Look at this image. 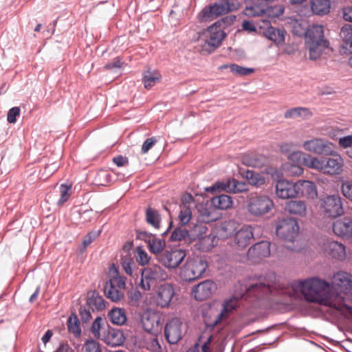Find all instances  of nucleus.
I'll return each mask as SVG.
<instances>
[{
	"mask_svg": "<svg viewBox=\"0 0 352 352\" xmlns=\"http://www.w3.org/2000/svg\"><path fill=\"white\" fill-rule=\"evenodd\" d=\"M290 297L302 294L309 302H318L335 309L343 306V297L340 294L329 292V283L318 278H311L305 280H296L291 284V288L282 291Z\"/></svg>",
	"mask_w": 352,
	"mask_h": 352,
	"instance_id": "nucleus-1",
	"label": "nucleus"
},
{
	"mask_svg": "<svg viewBox=\"0 0 352 352\" xmlns=\"http://www.w3.org/2000/svg\"><path fill=\"white\" fill-rule=\"evenodd\" d=\"M242 0H221L219 3L205 7L199 14L201 21H210L221 15L238 10Z\"/></svg>",
	"mask_w": 352,
	"mask_h": 352,
	"instance_id": "nucleus-2",
	"label": "nucleus"
},
{
	"mask_svg": "<svg viewBox=\"0 0 352 352\" xmlns=\"http://www.w3.org/2000/svg\"><path fill=\"white\" fill-rule=\"evenodd\" d=\"M275 0H250L243 10L245 16L253 17L267 14L268 16H278L283 13L284 9L276 6L270 7V4Z\"/></svg>",
	"mask_w": 352,
	"mask_h": 352,
	"instance_id": "nucleus-3",
	"label": "nucleus"
},
{
	"mask_svg": "<svg viewBox=\"0 0 352 352\" xmlns=\"http://www.w3.org/2000/svg\"><path fill=\"white\" fill-rule=\"evenodd\" d=\"M226 34L222 30V28L217 24H212L204 31L199 39L203 41L201 45V52L210 54L217 49L226 38Z\"/></svg>",
	"mask_w": 352,
	"mask_h": 352,
	"instance_id": "nucleus-4",
	"label": "nucleus"
},
{
	"mask_svg": "<svg viewBox=\"0 0 352 352\" xmlns=\"http://www.w3.org/2000/svg\"><path fill=\"white\" fill-rule=\"evenodd\" d=\"M207 267L208 263L202 258H188L180 269L179 276L184 281H194L202 276Z\"/></svg>",
	"mask_w": 352,
	"mask_h": 352,
	"instance_id": "nucleus-5",
	"label": "nucleus"
},
{
	"mask_svg": "<svg viewBox=\"0 0 352 352\" xmlns=\"http://www.w3.org/2000/svg\"><path fill=\"white\" fill-rule=\"evenodd\" d=\"M318 204L321 212L325 217L336 218L344 214L342 198L338 194L320 198Z\"/></svg>",
	"mask_w": 352,
	"mask_h": 352,
	"instance_id": "nucleus-6",
	"label": "nucleus"
},
{
	"mask_svg": "<svg viewBox=\"0 0 352 352\" xmlns=\"http://www.w3.org/2000/svg\"><path fill=\"white\" fill-rule=\"evenodd\" d=\"M141 274L140 287L144 290H149L152 285L157 282L165 280L168 277L167 272L159 265L144 267Z\"/></svg>",
	"mask_w": 352,
	"mask_h": 352,
	"instance_id": "nucleus-7",
	"label": "nucleus"
},
{
	"mask_svg": "<svg viewBox=\"0 0 352 352\" xmlns=\"http://www.w3.org/2000/svg\"><path fill=\"white\" fill-rule=\"evenodd\" d=\"M274 206L273 201L268 196L256 195L249 199L247 209L250 214L258 217L270 212Z\"/></svg>",
	"mask_w": 352,
	"mask_h": 352,
	"instance_id": "nucleus-8",
	"label": "nucleus"
},
{
	"mask_svg": "<svg viewBox=\"0 0 352 352\" xmlns=\"http://www.w3.org/2000/svg\"><path fill=\"white\" fill-rule=\"evenodd\" d=\"M186 252L179 248L166 250L157 256V261L168 270L177 269L184 260Z\"/></svg>",
	"mask_w": 352,
	"mask_h": 352,
	"instance_id": "nucleus-9",
	"label": "nucleus"
},
{
	"mask_svg": "<svg viewBox=\"0 0 352 352\" xmlns=\"http://www.w3.org/2000/svg\"><path fill=\"white\" fill-rule=\"evenodd\" d=\"M302 146L306 151L317 155L331 153V148H335L331 142L321 138L307 140L302 143Z\"/></svg>",
	"mask_w": 352,
	"mask_h": 352,
	"instance_id": "nucleus-10",
	"label": "nucleus"
},
{
	"mask_svg": "<svg viewBox=\"0 0 352 352\" xmlns=\"http://www.w3.org/2000/svg\"><path fill=\"white\" fill-rule=\"evenodd\" d=\"M270 243L262 241L252 245L247 252L248 260L253 264L259 263L270 256Z\"/></svg>",
	"mask_w": 352,
	"mask_h": 352,
	"instance_id": "nucleus-11",
	"label": "nucleus"
},
{
	"mask_svg": "<svg viewBox=\"0 0 352 352\" xmlns=\"http://www.w3.org/2000/svg\"><path fill=\"white\" fill-rule=\"evenodd\" d=\"M298 230L296 220L287 218L279 221L276 227V234L284 240L292 241L297 236Z\"/></svg>",
	"mask_w": 352,
	"mask_h": 352,
	"instance_id": "nucleus-12",
	"label": "nucleus"
},
{
	"mask_svg": "<svg viewBox=\"0 0 352 352\" xmlns=\"http://www.w3.org/2000/svg\"><path fill=\"white\" fill-rule=\"evenodd\" d=\"M183 333V323L180 319L172 318L166 323L164 328V336L169 344H177L182 338Z\"/></svg>",
	"mask_w": 352,
	"mask_h": 352,
	"instance_id": "nucleus-13",
	"label": "nucleus"
},
{
	"mask_svg": "<svg viewBox=\"0 0 352 352\" xmlns=\"http://www.w3.org/2000/svg\"><path fill=\"white\" fill-rule=\"evenodd\" d=\"M331 284L335 289L339 291L336 294H346L352 291V275L345 272H339L335 274L331 280Z\"/></svg>",
	"mask_w": 352,
	"mask_h": 352,
	"instance_id": "nucleus-14",
	"label": "nucleus"
},
{
	"mask_svg": "<svg viewBox=\"0 0 352 352\" xmlns=\"http://www.w3.org/2000/svg\"><path fill=\"white\" fill-rule=\"evenodd\" d=\"M298 189L296 182L280 179L276 184L275 192L278 198L286 199L297 197L298 195Z\"/></svg>",
	"mask_w": 352,
	"mask_h": 352,
	"instance_id": "nucleus-15",
	"label": "nucleus"
},
{
	"mask_svg": "<svg viewBox=\"0 0 352 352\" xmlns=\"http://www.w3.org/2000/svg\"><path fill=\"white\" fill-rule=\"evenodd\" d=\"M273 285L266 278H260L255 283L246 289L245 296H254L258 298L264 297L272 292Z\"/></svg>",
	"mask_w": 352,
	"mask_h": 352,
	"instance_id": "nucleus-16",
	"label": "nucleus"
},
{
	"mask_svg": "<svg viewBox=\"0 0 352 352\" xmlns=\"http://www.w3.org/2000/svg\"><path fill=\"white\" fill-rule=\"evenodd\" d=\"M330 155V157H326V175H340L343 170L344 160L342 156L331 148V153H326Z\"/></svg>",
	"mask_w": 352,
	"mask_h": 352,
	"instance_id": "nucleus-17",
	"label": "nucleus"
},
{
	"mask_svg": "<svg viewBox=\"0 0 352 352\" xmlns=\"http://www.w3.org/2000/svg\"><path fill=\"white\" fill-rule=\"evenodd\" d=\"M217 290V285L210 280H206L192 289V294L197 300L202 301L209 298Z\"/></svg>",
	"mask_w": 352,
	"mask_h": 352,
	"instance_id": "nucleus-18",
	"label": "nucleus"
},
{
	"mask_svg": "<svg viewBox=\"0 0 352 352\" xmlns=\"http://www.w3.org/2000/svg\"><path fill=\"white\" fill-rule=\"evenodd\" d=\"M254 239V228L249 225H243L235 232L234 242L238 249L245 248Z\"/></svg>",
	"mask_w": 352,
	"mask_h": 352,
	"instance_id": "nucleus-19",
	"label": "nucleus"
},
{
	"mask_svg": "<svg viewBox=\"0 0 352 352\" xmlns=\"http://www.w3.org/2000/svg\"><path fill=\"white\" fill-rule=\"evenodd\" d=\"M100 340L109 346H117L124 343L125 338L122 331L108 327L102 331Z\"/></svg>",
	"mask_w": 352,
	"mask_h": 352,
	"instance_id": "nucleus-20",
	"label": "nucleus"
},
{
	"mask_svg": "<svg viewBox=\"0 0 352 352\" xmlns=\"http://www.w3.org/2000/svg\"><path fill=\"white\" fill-rule=\"evenodd\" d=\"M175 291L173 287L168 283L161 285L157 289L156 295V302L162 308L169 307L173 296Z\"/></svg>",
	"mask_w": 352,
	"mask_h": 352,
	"instance_id": "nucleus-21",
	"label": "nucleus"
},
{
	"mask_svg": "<svg viewBox=\"0 0 352 352\" xmlns=\"http://www.w3.org/2000/svg\"><path fill=\"white\" fill-rule=\"evenodd\" d=\"M333 230L339 236L352 239V219L345 217L336 220L333 224Z\"/></svg>",
	"mask_w": 352,
	"mask_h": 352,
	"instance_id": "nucleus-22",
	"label": "nucleus"
},
{
	"mask_svg": "<svg viewBox=\"0 0 352 352\" xmlns=\"http://www.w3.org/2000/svg\"><path fill=\"white\" fill-rule=\"evenodd\" d=\"M199 219L204 223L215 221L219 219V214L212 206L211 203L200 204L197 206Z\"/></svg>",
	"mask_w": 352,
	"mask_h": 352,
	"instance_id": "nucleus-23",
	"label": "nucleus"
},
{
	"mask_svg": "<svg viewBox=\"0 0 352 352\" xmlns=\"http://www.w3.org/2000/svg\"><path fill=\"white\" fill-rule=\"evenodd\" d=\"M143 329L149 333L151 336L157 335L160 331V319L153 314H145L142 318Z\"/></svg>",
	"mask_w": 352,
	"mask_h": 352,
	"instance_id": "nucleus-24",
	"label": "nucleus"
},
{
	"mask_svg": "<svg viewBox=\"0 0 352 352\" xmlns=\"http://www.w3.org/2000/svg\"><path fill=\"white\" fill-rule=\"evenodd\" d=\"M324 250L329 255L338 261H343L346 258V248L341 243L329 241L325 245Z\"/></svg>",
	"mask_w": 352,
	"mask_h": 352,
	"instance_id": "nucleus-25",
	"label": "nucleus"
},
{
	"mask_svg": "<svg viewBox=\"0 0 352 352\" xmlns=\"http://www.w3.org/2000/svg\"><path fill=\"white\" fill-rule=\"evenodd\" d=\"M242 163L247 166L261 168L267 163V157L258 153H247L242 157Z\"/></svg>",
	"mask_w": 352,
	"mask_h": 352,
	"instance_id": "nucleus-26",
	"label": "nucleus"
},
{
	"mask_svg": "<svg viewBox=\"0 0 352 352\" xmlns=\"http://www.w3.org/2000/svg\"><path fill=\"white\" fill-rule=\"evenodd\" d=\"M307 43L309 50V58L311 60H316L320 58L323 51L329 47L327 40L307 41Z\"/></svg>",
	"mask_w": 352,
	"mask_h": 352,
	"instance_id": "nucleus-27",
	"label": "nucleus"
},
{
	"mask_svg": "<svg viewBox=\"0 0 352 352\" xmlns=\"http://www.w3.org/2000/svg\"><path fill=\"white\" fill-rule=\"evenodd\" d=\"M236 222L234 220L224 221L217 228V236L221 239L230 237L236 230Z\"/></svg>",
	"mask_w": 352,
	"mask_h": 352,
	"instance_id": "nucleus-28",
	"label": "nucleus"
},
{
	"mask_svg": "<svg viewBox=\"0 0 352 352\" xmlns=\"http://www.w3.org/2000/svg\"><path fill=\"white\" fill-rule=\"evenodd\" d=\"M285 211L291 214L305 217L307 214V206L300 200H292L286 203Z\"/></svg>",
	"mask_w": 352,
	"mask_h": 352,
	"instance_id": "nucleus-29",
	"label": "nucleus"
},
{
	"mask_svg": "<svg viewBox=\"0 0 352 352\" xmlns=\"http://www.w3.org/2000/svg\"><path fill=\"white\" fill-rule=\"evenodd\" d=\"M311 111L307 107H298L287 109L284 114L287 119H296L301 118L302 120H308L312 117Z\"/></svg>",
	"mask_w": 352,
	"mask_h": 352,
	"instance_id": "nucleus-30",
	"label": "nucleus"
},
{
	"mask_svg": "<svg viewBox=\"0 0 352 352\" xmlns=\"http://www.w3.org/2000/svg\"><path fill=\"white\" fill-rule=\"evenodd\" d=\"M305 166L316 170L320 173L325 174L326 171V157H314L309 154L305 155Z\"/></svg>",
	"mask_w": 352,
	"mask_h": 352,
	"instance_id": "nucleus-31",
	"label": "nucleus"
},
{
	"mask_svg": "<svg viewBox=\"0 0 352 352\" xmlns=\"http://www.w3.org/2000/svg\"><path fill=\"white\" fill-rule=\"evenodd\" d=\"M298 187V195L314 198L317 196L316 186L314 182L308 180H299L296 182Z\"/></svg>",
	"mask_w": 352,
	"mask_h": 352,
	"instance_id": "nucleus-32",
	"label": "nucleus"
},
{
	"mask_svg": "<svg viewBox=\"0 0 352 352\" xmlns=\"http://www.w3.org/2000/svg\"><path fill=\"white\" fill-rule=\"evenodd\" d=\"M239 305V300L236 297H232V298L225 301L223 305V309L218 314V316L214 322L213 326L217 325L223 320L228 317V315L233 309H234Z\"/></svg>",
	"mask_w": 352,
	"mask_h": 352,
	"instance_id": "nucleus-33",
	"label": "nucleus"
},
{
	"mask_svg": "<svg viewBox=\"0 0 352 352\" xmlns=\"http://www.w3.org/2000/svg\"><path fill=\"white\" fill-rule=\"evenodd\" d=\"M211 205L217 210H227L231 208L233 205L232 197L228 195H220L210 199Z\"/></svg>",
	"mask_w": 352,
	"mask_h": 352,
	"instance_id": "nucleus-34",
	"label": "nucleus"
},
{
	"mask_svg": "<svg viewBox=\"0 0 352 352\" xmlns=\"http://www.w3.org/2000/svg\"><path fill=\"white\" fill-rule=\"evenodd\" d=\"M312 12L316 15H325L330 12V0H310Z\"/></svg>",
	"mask_w": 352,
	"mask_h": 352,
	"instance_id": "nucleus-35",
	"label": "nucleus"
},
{
	"mask_svg": "<svg viewBox=\"0 0 352 352\" xmlns=\"http://www.w3.org/2000/svg\"><path fill=\"white\" fill-rule=\"evenodd\" d=\"M285 31L274 27H270L264 32L265 36L269 40L272 41L278 45H283L285 43Z\"/></svg>",
	"mask_w": 352,
	"mask_h": 352,
	"instance_id": "nucleus-36",
	"label": "nucleus"
},
{
	"mask_svg": "<svg viewBox=\"0 0 352 352\" xmlns=\"http://www.w3.org/2000/svg\"><path fill=\"white\" fill-rule=\"evenodd\" d=\"M145 220L148 225L155 229H159L161 226L162 218L158 210L151 206H148L145 211Z\"/></svg>",
	"mask_w": 352,
	"mask_h": 352,
	"instance_id": "nucleus-37",
	"label": "nucleus"
},
{
	"mask_svg": "<svg viewBox=\"0 0 352 352\" xmlns=\"http://www.w3.org/2000/svg\"><path fill=\"white\" fill-rule=\"evenodd\" d=\"M305 36L307 41L325 40L324 38V27L321 25L314 24L308 28Z\"/></svg>",
	"mask_w": 352,
	"mask_h": 352,
	"instance_id": "nucleus-38",
	"label": "nucleus"
},
{
	"mask_svg": "<svg viewBox=\"0 0 352 352\" xmlns=\"http://www.w3.org/2000/svg\"><path fill=\"white\" fill-rule=\"evenodd\" d=\"M104 293L107 297L113 302H118L124 296V289H120L109 283H106L104 287Z\"/></svg>",
	"mask_w": 352,
	"mask_h": 352,
	"instance_id": "nucleus-39",
	"label": "nucleus"
},
{
	"mask_svg": "<svg viewBox=\"0 0 352 352\" xmlns=\"http://www.w3.org/2000/svg\"><path fill=\"white\" fill-rule=\"evenodd\" d=\"M109 317L111 322L117 325H122L126 321V315L124 309L121 308H113L109 312Z\"/></svg>",
	"mask_w": 352,
	"mask_h": 352,
	"instance_id": "nucleus-40",
	"label": "nucleus"
},
{
	"mask_svg": "<svg viewBox=\"0 0 352 352\" xmlns=\"http://www.w3.org/2000/svg\"><path fill=\"white\" fill-rule=\"evenodd\" d=\"M87 304L93 311L102 310L106 307L104 298L96 292H92L89 296Z\"/></svg>",
	"mask_w": 352,
	"mask_h": 352,
	"instance_id": "nucleus-41",
	"label": "nucleus"
},
{
	"mask_svg": "<svg viewBox=\"0 0 352 352\" xmlns=\"http://www.w3.org/2000/svg\"><path fill=\"white\" fill-rule=\"evenodd\" d=\"M109 274L111 275V278L107 283L112 285L116 287H118L120 289H124L126 286L125 278L119 274L118 270L116 267H112L110 269Z\"/></svg>",
	"mask_w": 352,
	"mask_h": 352,
	"instance_id": "nucleus-42",
	"label": "nucleus"
},
{
	"mask_svg": "<svg viewBox=\"0 0 352 352\" xmlns=\"http://www.w3.org/2000/svg\"><path fill=\"white\" fill-rule=\"evenodd\" d=\"M165 246V241L155 236L151 241V243L148 245V249L150 252L155 254L157 258V256L164 251Z\"/></svg>",
	"mask_w": 352,
	"mask_h": 352,
	"instance_id": "nucleus-43",
	"label": "nucleus"
},
{
	"mask_svg": "<svg viewBox=\"0 0 352 352\" xmlns=\"http://www.w3.org/2000/svg\"><path fill=\"white\" fill-rule=\"evenodd\" d=\"M340 36L344 41L343 47L349 53H352V26H344L341 30Z\"/></svg>",
	"mask_w": 352,
	"mask_h": 352,
	"instance_id": "nucleus-44",
	"label": "nucleus"
},
{
	"mask_svg": "<svg viewBox=\"0 0 352 352\" xmlns=\"http://www.w3.org/2000/svg\"><path fill=\"white\" fill-rule=\"evenodd\" d=\"M243 177L248 180L249 184L252 186H261L265 182L263 176L252 170H246L243 174Z\"/></svg>",
	"mask_w": 352,
	"mask_h": 352,
	"instance_id": "nucleus-45",
	"label": "nucleus"
},
{
	"mask_svg": "<svg viewBox=\"0 0 352 352\" xmlns=\"http://www.w3.org/2000/svg\"><path fill=\"white\" fill-rule=\"evenodd\" d=\"M228 192L238 193L248 190V185L243 182H239L235 179H228Z\"/></svg>",
	"mask_w": 352,
	"mask_h": 352,
	"instance_id": "nucleus-46",
	"label": "nucleus"
},
{
	"mask_svg": "<svg viewBox=\"0 0 352 352\" xmlns=\"http://www.w3.org/2000/svg\"><path fill=\"white\" fill-rule=\"evenodd\" d=\"M68 331L73 333L76 338L80 337L81 335V329L80 327V321L76 314H72L67 320Z\"/></svg>",
	"mask_w": 352,
	"mask_h": 352,
	"instance_id": "nucleus-47",
	"label": "nucleus"
},
{
	"mask_svg": "<svg viewBox=\"0 0 352 352\" xmlns=\"http://www.w3.org/2000/svg\"><path fill=\"white\" fill-rule=\"evenodd\" d=\"M160 80V74L156 71H146L143 76L144 87L149 89Z\"/></svg>",
	"mask_w": 352,
	"mask_h": 352,
	"instance_id": "nucleus-48",
	"label": "nucleus"
},
{
	"mask_svg": "<svg viewBox=\"0 0 352 352\" xmlns=\"http://www.w3.org/2000/svg\"><path fill=\"white\" fill-rule=\"evenodd\" d=\"M120 264L126 274L130 276H133L134 270L137 267L133 258L130 255L122 256Z\"/></svg>",
	"mask_w": 352,
	"mask_h": 352,
	"instance_id": "nucleus-49",
	"label": "nucleus"
},
{
	"mask_svg": "<svg viewBox=\"0 0 352 352\" xmlns=\"http://www.w3.org/2000/svg\"><path fill=\"white\" fill-rule=\"evenodd\" d=\"M207 228L202 223H198L193 226L189 232V241H195L197 239H199L204 236L207 232Z\"/></svg>",
	"mask_w": 352,
	"mask_h": 352,
	"instance_id": "nucleus-50",
	"label": "nucleus"
},
{
	"mask_svg": "<svg viewBox=\"0 0 352 352\" xmlns=\"http://www.w3.org/2000/svg\"><path fill=\"white\" fill-rule=\"evenodd\" d=\"M192 218V212L190 208L186 204H183L180 207L179 214L178 215V219L179 221V224L181 226H185L188 224Z\"/></svg>",
	"mask_w": 352,
	"mask_h": 352,
	"instance_id": "nucleus-51",
	"label": "nucleus"
},
{
	"mask_svg": "<svg viewBox=\"0 0 352 352\" xmlns=\"http://www.w3.org/2000/svg\"><path fill=\"white\" fill-rule=\"evenodd\" d=\"M226 67H229L231 72L236 76H248L254 72L252 68L244 67L236 64H231Z\"/></svg>",
	"mask_w": 352,
	"mask_h": 352,
	"instance_id": "nucleus-52",
	"label": "nucleus"
},
{
	"mask_svg": "<svg viewBox=\"0 0 352 352\" xmlns=\"http://www.w3.org/2000/svg\"><path fill=\"white\" fill-rule=\"evenodd\" d=\"M170 239L172 241H189L188 230L182 228H177L172 232Z\"/></svg>",
	"mask_w": 352,
	"mask_h": 352,
	"instance_id": "nucleus-53",
	"label": "nucleus"
},
{
	"mask_svg": "<svg viewBox=\"0 0 352 352\" xmlns=\"http://www.w3.org/2000/svg\"><path fill=\"white\" fill-rule=\"evenodd\" d=\"M135 259L140 265L144 266L149 263L151 256L142 247H138L135 250Z\"/></svg>",
	"mask_w": 352,
	"mask_h": 352,
	"instance_id": "nucleus-54",
	"label": "nucleus"
},
{
	"mask_svg": "<svg viewBox=\"0 0 352 352\" xmlns=\"http://www.w3.org/2000/svg\"><path fill=\"white\" fill-rule=\"evenodd\" d=\"M100 234V231L98 232H89L87 234H86L82 241V245L79 247V250L80 252H83L85 249L95 240Z\"/></svg>",
	"mask_w": 352,
	"mask_h": 352,
	"instance_id": "nucleus-55",
	"label": "nucleus"
},
{
	"mask_svg": "<svg viewBox=\"0 0 352 352\" xmlns=\"http://www.w3.org/2000/svg\"><path fill=\"white\" fill-rule=\"evenodd\" d=\"M283 169L287 176H299L303 173V168L294 164H285Z\"/></svg>",
	"mask_w": 352,
	"mask_h": 352,
	"instance_id": "nucleus-56",
	"label": "nucleus"
},
{
	"mask_svg": "<svg viewBox=\"0 0 352 352\" xmlns=\"http://www.w3.org/2000/svg\"><path fill=\"white\" fill-rule=\"evenodd\" d=\"M72 186L71 185H66V184H61L59 187V191H60V197L58 201V205L63 204L65 201L68 200V199L70 197V190H71Z\"/></svg>",
	"mask_w": 352,
	"mask_h": 352,
	"instance_id": "nucleus-57",
	"label": "nucleus"
},
{
	"mask_svg": "<svg viewBox=\"0 0 352 352\" xmlns=\"http://www.w3.org/2000/svg\"><path fill=\"white\" fill-rule=\"evenodd\" d=\"M340 190L343 196L352 201V181H343L341 184Z\"/></svg>",
	"mask_w": 352,
	"mask_h": 352,
	"instance_id": "nucleus-58",
	"label": "nucleus"
},
{
	"mask_svg": "<svg viewBox=\"0 0 352 352\" xmlns=\"http://www.w3.org/2000/svg\"><path fill=\"white\" fill-rule=\"evenodd\" d=\"M228 180L226 182H217L212 186L206 188V191L210 193L226 191L228 192Z\"/></svg>",
	"mask_w": 352,
	"mask_h": 352,
	"instance_id": "nucleus-59",
	"label": "nucleus"
},
{
	"mask_svg": "<svg viewBox=\"0 0 352 352\" xmlns=\"http://www.w3.org/2000/svg\"><path fill=\"white\" fill-rule=\"evenodd\" d=\"M83 352H102L100 344L94 340H87L82 346Z\"/></svg>",
	"mask_w": 352,
	"mask_h": 352,
	"instance_id": "nucleus-60",
	"label": "nucleus"
},
{
	"mask_svg": "<svg viewBox=\"0 0 352 352\" xmlns=\"http://www.w3.org/2000/svg\"><path fill=\"white\" fill-rule=\"evenodd\" d=\"M307 153H303L302 151H294L292 152L289 156L288 157V159L290 162H293L294 164H298L300 162L302 163V165L305 166V155H307Z\"/></svg>",
	"mask_w": 352,
	"mask_h": 352,
	"instance_id": "nucleus-61",
	"label": "nucleus"
},
{
	"mask_svg": "<svg viewBox=\"0 0 352 352\" xmlns=\"http://www.w3.org/2000/svg\"><path fill=\"white\" fill-rule=\"evenodd\" d=\"M102 322V318L101 317H97L94 321L91 327V332L93 336L96 338L101 339L102 333L100 332L101 329V324Z\"/></svg>",
	"mask_w": 352,
	"mask_h": 352,
	"instance_id": "nucleus-62",
	"label": "nucleus"
},
{
	"mask_svg": "<svg viewBox=\"0 0 352 352\" xmlns=\"http://www.w3.org/2000/svg\"><path fill=\"white\" fill-rule=\"evenodd\" d=\"M236 20V16L234 15H229L226 16L219 21L214 23V24L218 25V26H220L222 28V30H223L224 28H226L227 26L232 25Z\"/></svg>",
	"mask_w": 352,
	"mask_h": 352,
	"instance_id": "nucleus-63",
	"label": "nucleus"
},
{
	"mask_svg": "<svg viewBox=\"0 0 352 352\" xmlns=\"http://www.w3.org/2000/svg\"><path fill=\"white\" fill-rule=\"evenodd\" d=\"M21 113L20 108L18 107H14L11 108L7 115V120L10 124H14L16 121V118L19 116Z\"/></svg>",
	"mask_w": 352,
	"mask_h": 352,
	"instance_id": "nucleus-64",
	"label": "nucleus"
}]
</instances>
